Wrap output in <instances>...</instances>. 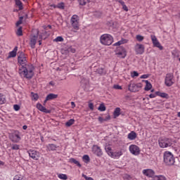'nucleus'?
I'll return each mask as SVG.
<instances>
[{"mask_svg": "<svg viewBox=\"0 0 180 180\" xmlns=\"http://www.w3.org/2000/svg\"><path fill=\"white\" fill-rule=\"evenodd\" d=\"M34 67L32 64L19 66L18 73L22 78L32 79L34 75Z\"/></svg>", "mask_w": 180, "mask_h": 180, "instance_id": "1", "label": "nucleus"}, {"mask_svg": "<svg viewBox=\"0 0 180 180\" xmlns=\"http://www.w3.org/2000/svg\"><path fill=\"white\" fill-rule=\"evenodd\" d=\"M105 150L108 155L114 160H119L120 157L123 155V150L122 149L113 152L112 151V148L110 146H105Z\"/></svg>", "mask_w": 180, "mask_h": 180, "instance_id": "2", "label": "nucleus"}, {"mask_svg": "<svg viewBox=\"0 0 180 180\" xmlns=\"http://www.w3.org/2000/svg\"><path fill=\"white\" fill-rule=\"evenodd\" d=\"M100 43L103 46H110L113 43V37L110 34H103L100 37Z\"/></svg>", "mask_w": 180, "mask_h": 180, "instance_id": "3", "label": "nucleus"}, {"mask_svg": "<svg viewBox=\"0 0 180 180\" xmlns=\"http://www.w3.org/2000/svg\"><path fill=\"white\" fill-rule=\"evenodd\" d=\"M163 160L166 165H174L175 164V158H174V155L171 152H165Z\"/></svg>", "mask_w": 180, "mask_h": 180, "instance_id": "4", "label": "nucleus"}, {"mask_svg": "<svg viewBox=\"0 0 180 180\" xmlns=\"http://www.w3.org/2000/svg\"><path fill=\"white\" fill-rule=\"evenodd\" d=\"M70 25L75 33H77V30H79V16L73 15L70 18Z\"/></svg>", "mask_w": 180, "mask_h": 180, "instance_id": "5", "label": "nucleus"}, {"mask_svg": "<svg viewBox=\"0 0 180 180\" xmlns=\"http://www.w3.org/2000/svg\"><path fill=\"white\" fill-rule=\"evenodd\" d=\"M18 63L19 67H22V65H27V57L23 52H20L18 56Z\"/></svg>", "mask_w": 180, "mask_h": 180, "instance_id": "6", "label": "nucleus"}, {"mask_svg": "<svg viewBox=\"0 0 180 180\" xmlns=\"http://www.w3.org/2000/svg\"><path fill=\"white\" fill-rule=\"evenodd\" d=\"M165 84L166 86H172L175 84V78L174 77V74L167 73L165 79Z\"/></svg>", "mask_w": 180, "mask_h": 180, "instance_id": "7", "label": "nucleus"}, {"mask_svg": "<svg viewBox=\"0 0 180 180\" xmlns=\"http://www.w3.org/2000/svg\"><path fill=\"white\" fill-rule=\"evenodd\" d=\"M141 88H143V84L141 83L136 84L131 82L128 86V90L130 91V92H139Z\"/></svg>", "mask_w": 180, "mask_h": 180, "instance_id": "8", "label": "nucleus"}, {"mask_svg": "<svg viewBox=\"0 0 180 180\" xmlns=\"http://www.w3.org/2000/svg\"><path fill=\"white\" fill-rule=\"evenodd\" d=\"M115 55L118 57V58H126L127 51H126V49L123 47H118L115 51Z\"/></svg>", "mask_w": 180, "mask_h": 180, "instance_id": "9", "label": "nucleus"}, {"mask_svg": "<svg viewBox=\"0 0 180 180\" xmlns=\"http://www.w3.org/2000/svg\"><path fill=\"white\" fill-rule=\"evenodd\" d=\"M129 150L131 153V154H132V155H140V147H139L137 145H130L129 147Z\"/></svg>", "mask_w": 180, "mask_h": 180, "instance_id": "10", "label": "nucleus"}, {"mask_svg": "<svg viewBox=\"0 0 180 180\" xmlns=\"http://www.w3.org/2000/svg\"><path fill=\"white\" fill-rule=\"evenodd\" d=\"M21 139L20 132H19V131H15L11 135H10V140H11L13 143H19Z\"/></svg>", "mask_w": 180, "mask_h": 180, "instance_id": "11", "label": "nucleus"}, {"mask_svg": "<svg viewBox=\"0 0 180 180\" xmlns=\"http://www.w3.org/2000/svg\"><path fill=\"white\" fill-rule=\"evenodd\" d=\"M27 153L30 158H32V160H34L35 161H37V160L40 158V153L35 150L30 149L27 151Z\"/></svg>", "mask_w": 180, "mask_h": 180, "instance_id": "12", "label": "nucleus"}, {"mask_svg": "<svg viewBox=\"0 0 180 180\" xmlns=\"http://www.w3.org/2000/svg\"><path fill=\"white\" fill-rule=\"evenodd\" d=\"M92 152L97 157H102L103 155V152H102V149L98 145H94L92 147Z\"/></svg>", "mask_w": 180, "mask_h": 180, "instance_id": "13", "label": "nucleus"}, {"mask_svg": "<svg viewBox=\"0 0 180 180\" xmlns=\"http://www.w3.org/2000/svg\"><path fill=\"white\" fill-rule=\"evenodd\" d=\"M159 146L162 148H167V147H171V146H172V143H171V141H169V139H165L159 142Z\"/></svg>", "mask_w": 180, "mask_h": 180, "instance_id": "14", "label": "nucleus"}, {"mask_svg": "<svg viewBox=\"0 0 180 180\" xmlns=\"http://www.w3.org/2000/svg\"><path fill=\"white\" fill-rule=\"evenodd\" d=\"M37 109H38V110L40 112H43L44 113H51V110H48L40 103H37Z\"/></svg>", "mask_w": 180, "mask_h": 180, "instance_id": "15", "label": "nucleus"}, {"mask_svg": "<svg viewBox=\"0 0 180 180\" xmlns=\"http://www.w3.org/2000/svg\"><path fill=\"white\" fill-rule=\"evenodd\" d=\"M135 52L136 54H143L144 53V45L136 44L135 45Z\"/></svg>", "mask_w": 180, "mask_h": 180, "instance_id": "16", "label": "nucleus"}, {"mask_svg": "<svg viewBox=\"0 0 180 180\" xmlns=\"http://www.w3.org/2000/svg\"><path fill=\"white\" fill-rule=\"evenodd\" d=\"M142 173L143 174V175L148 176V178H153V176H154V175L155 174V173L151 169H143Z\"/></svg>", "mask_w": 180, "mask_h": 180, "instance_id": "17", "label": "nucleus"}, {"mask_svg": "<svg viewBox=\"0 0 180 180\" xmlns=\"http://www.w3.org/2000/svg\"><path fill=\"white\" fill-rule=\"evenodd\" d=\"M37 42V36L34 35L30 38V45L31 49L36 47V43Z\"/></svg>", "mask_w": 180, "mask_h": 180, "instance_id": "18", "label": "nucleus"}, {"mask_svg": "<svg viewBox=\"0 0 180 180\" xmlns=\"http://www.w3.org/2000/svg\"><path fill=\"white\" fill-rule=\"evenodd\" d=\"M16 54H18V46H15L13 50L9 52L7 58H13L16 56Z\"/></svg>", "mask_w": 180, "mask_h": 180, "instance_id": "19", "label": "nucleus"}, {"mask_svg": "<svg viewBox=\"0 0 180 180\" xmlns=\"http://www.w3.org/2000/svg\"><path fill=\"white\" fill-rule=\"evenodd\" d=\"M127 139H129V140H136V139H137V134L134 132V131H132L128 134Z\"/></svg>", "mask_w": 180, "mask_h": 180, "instance_id": "20", "label": "nucleus"}, {"mask_svg": "<svg viewBox=\"0 0 180 180\" xmlns=\"http://www.w3.org/2000/svg\"><path fill=\"white\" fill-rule=\"evenodd\" d=\"M46 98V101H53L54 99H57L58 98V95L55 94H49Z\"/></svg>", "mask_w": 180, "mask_h": 180, "instance_id": "21", "label": "nucleus"}, {"mask_svg": "<svg viewBox=\"0 0 180 180\" xmlns=\"http://www.w3.org/2000/svg\"><path fill=\"white\" fill-rule=\"evenodd\" d=\"M143 82L146 84V86L144 88L145 91H150V89L153 88V85H151V83H150L148 80H143Z\"/></svg>", "mask_w": 180, "mask_h": 180, "instance_id": "22", "label": "nucleus"}, {"mask_svg": "<svg viewBox=\"0 0 180 180\" xmlns=\"http://www.w3.org/2000/svg\"><path fill=\"white\" fill-rule=\"evenodd\" d=\"M69 162H70L71 164H75V165L79 167V168H81V167H82L81 165V163H79V162H78V160H75V158H70L69 160Z\"/></svg>", "mask_w": 180, "mask_h": 180, "instance_id": "23", "label": "nucleus"}, {"mask_svg": "<svg viewBox=\"0 0 180 180\" xmlns=\"http://www.w3.org/2000/svg\"><path fill=\"white\" fill-rule=\"evenodd\" d=\"M46 147L49 151H55V150H57V146L53 143L48 144Z\"/></svg>", "mask_w": 180, "mask_h": 180, "instance_id": "24", "label": "nucleus"}, {"mask_svg": "<svg viewBox=\"0 0 180 180\" xmlns=\"http://www.w3.org/2000/svg\"><path fill=\"white\" fill-rule=\"evenodd\" d=\"M158 96L163 99H168V98H169V95H168V94L162 91H158Z\"/></svg>", "mask_w": 180, "mask_h": 180, "instance_id": "25", "label": "nucleus"}, {"mask_svg": "<svg viewBox=\"0 0 180 180\" xmlns=\"http://www.w3.org/2000/svg\"><path fill=\"white\" fill-rule=\"evenodd\" d=\"M126 43H127V39H122L120 41L115 43L113 46H122V44H124Z\"/></svg>", "mask_w": 180, "mask_h": 180, "instance_id": "26", "label": "nucleus"}, {"mask_svg": "<svg viewBox=\"0 0 180 180\" xmlns=\"http://www.w3.org/2000/svg\"><path fill=\"white\" fill-rule=\"evenodd\" d=\"M151 40L155 47H158V41L157 40V37L154 35H151Z\"/></svg>", "mask_w": 180, "mask_h": 180, "instance_id": "27", "label": "nucleus"}, {"mask_svg": "<svg viewBox=\"0 0 180 180\" xmlns=\"http://www.w3.org/2000/svg\"><path fill=\"white\" fill-rule=\"evenodd\" d=\"M6 102V98L5 97V95L0 93V105H4Z\"/></svg>", "mask_w": 180, "mask_h": 180, "instance_id": "28", "label": "nucleus"}, {"mask_svg": "<svg viewBox=\"0 0 180 180\" xmlns=\"http://www.w3.org/2000/svg\"><path fill=\"white\" fill-rule=\"evenodd\" d=\"M74 123H75V120H74V119H70V120H69L65 123V126H66V127H70V126H72V124H74Z\"/></svg>", "mask_w": 180, "mask_h": 180, "instance_id": "29", "label": "nucleus"}, {"mask_svg": "<svg viewBox=\"0 0 180 180\" xmlns=\"http://www.w3.org/2000/svg\"><path fill=\"white\" fill-rule=\"evenodd\" d=\"M58 178L62 180H67L68 179V176H67V174H58Z\"/></svg>", "mask_w": 180, "mask_h": 180, "instance_id": "30", "label": "nucleus"}, {"mask_svg": "<svg viewBox=\"0 0 180 180\" xmlns=\"http://www.w3.org/2000/svg\"><path fill=\"white\" fill-rule=\"evenodd\" d=\"M13 180H26V178L20 174H17L14 176Z\"/></svg>", "mask_w": 180, "mask_h": 180, "instance_id": "31", "label": "nucleus"}, {"mask_svg": "<svg viewBox=\"0 0 180 180\" xmlns=\"http://www.w3.org/2000/svg\"><path fill=\"white\" fill-rule=\"evenodd\" d=\"M98 110H99L100 112H105V110H106V106H105V104H100L99 107L98 108Z\"/></svg>", "mask_w": 180, "mask_h": 180, "instance_id": "32", "label": "nucleus"}, {"mask_svg": "<svg viewBox=\"0 0 180 180\" xmlns=\"http://www.w3.org/2000/svg\"><path fill=\"white\" fill-rule=\"evenodd\" d=\"M15 5L19 7V9L22 11L23 9V5L22 4V1L20 0H15Z\"/></svg>", "mask_w": 180, "mask_h": 180, "instance_id": "33", "label": "nucleus"}, {"mask_svg": "<svg viewBox=\"0 0 180 180\" xmlns=\"http://www.w3.org/2000/svg\"><path fill=\"white\" fill-rule=\"evenodd\" d=\"M114 116H115V117L120 116V108H115L114 111Z\"/></svg>", "mask_w": 180, "mask_h": 180, "instance_id": "34", "label": "nucleus"}, {"mask_svg": "<svg viewBox=\"0 0 180 180\" xmlns=\"http://www.w3.org/2000/svg\"><path fill=\"white\" fill-rule=\"evenodd\" d=\"M106 120H110V116L108 115L105 117V119H103L102 117H98V122H100L101 123L106 122Z\"/></svg>", "mask_w": 180, "mask_h": 180, "instance_id": "35", "label": "nucleus"}, {"mask_svg": "<svg viewBox=\"0 0 180 180\" xmlns=\"http://www.w3.org/2000/svg\"><path fill=\"white\" fill-rule=\"evenodd\" d=\"M88 2H89V0H79V4L82 6L86 5V4H88Z\"/></svg>", "mask_w": 180, "mask_h": 180, "instance_id": "36", "label": "nucleus"}, {"mask_svg": "<svg viewBox=\"0 0 180 180\" xmlns=\"http://www.w3.org/2000/svg\"><path fill=\"white\" fill-rule=\"evenodd\" d=\"M16 34H17V36H23V32L22 31V27H20L18 29V30L16 32Z\"/></svg>", "mask_w": 180, "mask_h": 180, "instance_id": "37", "label": "nucleus"}, {"mask_svg": "<svg viewBox=\"0 0 180 180\" xmlns=\"http://www.w3.org/2000/svg\"><path fill=\"white\" fill-rule=\"evenodd\" d=\"M53 41H56L58 43V41H64V38L63 37H57Z\"/></svg>", "mask_w": 180, "mask_h": 180, "instance_id": "38", "label": "nucleus"}, {"mask_svg": "<svg viewBox=\"0 0 180 180\" xmlns=\"http://www.w3.org/2000/svg\"><path fill=\"white\" fill-rule=\"evenodd\" d=\"M82 158L84 160V162H89L90 159L88 155H84Z\"/></svg>", "mask_w": 180, "mask_h": 180, "instance_id": "39", "label": "nucleus"}, {"mask_svg": "<svg viewBox=\"0 0 180 180\" xmlns=\"http://www.w3.org/2000/svg\"><path fill=\"white\" fill-rule=\"evenodd\" d=\"M32 100L33 101H37L39 99V94H33V93H32Z\"/></svg>", "mask_w": 180, "mask_h": 180, "instance_id": "40", "label": "nucleus"}, {"mask_svg": "<svg viewBox=\"0 0 180 180\" xmlns=\"http://www.w3.org/2000/svg\"><path fill=\"white\" fill-rule=\"evenodd\" d=\"M136 40H138V41H143L144 40V37L141 35H136Z\"/></svg>", "mask_w": 180, "mask_h": 180, "instance_id": "41", "label": "nucleus"}, {"mask_svg": "<svg viewBox=\"0 0 180 180\" xmlns=\"http://www.w3.org/2000/svg\"><path fill=\"white\" fill-rule=\"evenodd\" d=\"M98 74H100L101 75H103V74H105V69L103 68H98Z\"/></svg>", "mask_w": 180, "mask_h": 180, "instance_id": "42", "label": "nucleus"}, {"mask_svg": "<svg viewBox=\"0 0 180 180\" xmlns=\"http://www.w3.org/2000/svg\"><path fill=\"white\" fill-rule=\"evenodd\" d=\"M57 6L59 9H64L65 6L64 3L62 2V3H59Z\"/></svg>", "mask_w": 180, "mask_h": 180, "instance_id": "43", "label": "nucleus"}, {"mask_svg": "<svg viewBox=\"0 0 180 180\" xmlns=\"http://www.w3.org/2000/svg\"><path fill=\"white\" fill-rule=\"evenodd\" d=\"M13 109H14V110L18 112V110H20V106H19V105H18V104H15L13 105Z\"/></svg>", "mask_w": 180, "mask_h": 180, "instance_id": "44", "label": "nucleus"}, {"mask_svg": "<svg viewBox=\"0 0 180 180\" xmlns=\"http://www.w3.org/2000/svg\"><path fill=\"white\" fill-rule=\"evenodd\" d=\"M131 77L132 78H134V77H139V72H137L136 71H134L131 75Z\"/></svg>", "mask_w": 180, "mask_h": 180, "instance_id": "45", "label": "nucleus"}, {"mask_svg": "<svg viewBox=\"0 0 180 180\" xmlns=\"http://www.w3.org/2000/svg\"><path fill=\"white\" fill-rule=\"evenodd\" d=\"M19 148H20V146H19V145H18V144H13V146H12V150H19Z\"/></svg>", "mask_w": 180, "mask_h": 180, "instance_id": "46", "label": "nucleus"}, {"mask_svg": "<svg viewBox=\"0 0 180 180\" xmlns=\"http://www.w3.org/2000/svg\"><path fill=\"white\" fill-rule=\"evenodd\" d=\"M82 176H83V178H84V179H86V180H94V178H92V177H88L86 175H85V174H82Z\"/></svg>", "mask_w": 180, "mask_h": 180, "instance_id": "47", "label": "nucleus"}, {"mask_svg": "<svg viewBox=\"0 0 180 180\" xmlns=\"http://www.w3.org/2000/svg\"><path fill=\"white\" fill-rule=\"evenodd\" d=\"M158 180H167V177H165V176L163 175H160L158 176Z\"/></svg>", "mask_w": 180, "mask_h": 180, "instance_id": "48", "label": "nucleus"}, {"mask_svg": "<svg viewBox=\"0 0 180 180\" xmlns=\"http://www.w3.org/2000/svg\"><path fill=\"white\" fill-rule=\"evenodd\" d=\"M89 108L91 110H94V103H89Z\"/></svg>", "mask_w": 180, "mask_h": 180, "instance_id": "49", "label": "nucleus"}, {"mask_svg": "<svg viewBox=\"0 0 180 180\" xmlns=\"http://www.w3.org/2000/svg\"><path fill=\"white\" fill-rule=\"evenodd\" d=\"M122 9H123L124 11H125L126 12H127V11H129V8H127V6H126V4H124V5L122 6Z\"/></svg>", "mask_w": 180, "mask_h": 180, "instance_id": "50", "label": "nucleus"}, {"mask_svg": "<svg viewBox=\"0 0 180 180\" xmlns=\"http://www.w3.org/2000/svg\"><path fill=\"white\" fill-rule=\"evenodd\" d=\"M114 88H115V89H122V86L115 84V85H114Z\"/></svg>", "mask_w": 180, "mask_h": 180, "instance_id": "51", "label": "nucleus"}, {"mask_svg": "<svg viewBox=\"0 0 180 180\" xmlns=\"http://www.w3.org/2000/svg\"><path fill=\"white\" fill-rule=\"evenodd\" d=\"M141 78L142 79H146V78H148V75H143L141 76Z\"/></svg>", "mask_w": 180, "mask_h": 180, "instance_id": "52", "label": "nucleus"}, {"mask_svg": "<svg viewBox=\"0 0 180 180\" xmlns=\"http://www.w3.org/2000/svg\"><path fill=\"white\" fill-rule=\"evenodd\" d=\"M155 96H157V95H155V94H150L149 95V98H155Z\"/></svg>", "mask_w": 180, "mask_h": 180, "instance_id": "53", "label": "nucleus"}, {"mask_svg": "<svg viewBox=\"0 0 180 180\" xmlns=\"http://www.w3.org/2000/svg\"><path fill=\"white\" fill-rule=\"evenodd\" d=\"M20 25H22V20H19L17 22H16V26H19Z\"/></svg>", "mask_w": 180, "mask_h": 180, "instance_id": "54", "label": "nucleus"}, {"mask_svg": "<svg viewBox=\"0 0 180 180\" xmlns=\"http://www.w3.org/2000/svg\"><path fill=\"white\" fill-rule=\"evenodd\" d=\"M71 106H72V109H74V108H75V103H74V101L71 102Z\"/></svg>", "mask_w": 180, "mask_h": 180, "instance_id": "55", "label": "nucleus"}, {"mask_svg": "<svg viewBox=\"0 0 180 180\" xmlns=\"http://www.w3.org/2000/svg\"><path fill=\"white\" fill-rule=\"evenodd\" d=\"M48 101L49 100H47V98L46 97V98H45V100L44 101V103H43L44 106H46V103H47Z\"/></svg>", "mask_w": 180, "mask_h": 180, "instance_id": "56", "label": "nucleus"}, {"mask_svg": "<svg viewBox=\"0 0 180 180\" xmlns=\"http://www.w3.org/2000/svg\"><path fill=\"white\" fill-rule=\"evenodd\" d=\"M119 4H120L122 5V6H123V5H124V1H123L122 0H119Z\"/></svg>", "mask_w": 180, "mask_h": 180, "instance_id": "57", "label": "nucleus"}, {"mask_svg": "<svg viewBox=\"0 0 180 180\" xmlns=\"http://www.w3.org/2000/svg\"><path fill=\"white\" fill-rule=\"evenodd\" d=\"M163 47L162 46H161V44H160V43L158 44V49L159 50H162Z\"/></svg>", "mask_w": 180, "mask_h": 180, "instance_id": "58", "label": "nucleus"}, {"mask_svg": "<svg viewBox=\"0 0 180 180\" xmlns=\"http://www.w3.org/2000/svg\"><path fill=\"white\" fill-rule=\"evenodd\" d=\"M49 85H51L52 86H54V82L51 81V82H49Z\"/></svg>", "mask_w": 180, "mask_h": 180, "instance_id": "59", "label": "nucleus"}, {"mask_svg": "<svg viewBox=\"0 0 180 180\" xmlns=\"http://www.w3.org/2000/svg\"><path fill=\"white\" fill-rule=\"evenodd\" d=\"M23 130H26L27 129V127L26 125H24L22 127Z\"/></svg>", "mask_w": 180, "mask_h": 180, "instance_id": "60", "label": "nucleus"}, {"mask_svg": "<svg viewBox=\"0 0 180 180\" xmlns=\"http://www.w3.org/2000/svg\"><path fill=\"white\" fill-rule=\"evenodd\" d=\"M19 20H21V22H23V17H20Z\"/></svg>", "mask_w": 180, "mask_h": 180, "instance_id": "61", "label": "nucleus"}, {"mask_svg": "<svg viewBox=\"0 0 180 180\" xmlns=\"http://www.w3.org/2000/svg\"><path fill=\"white\" fill-rule=\"evenodd\" d=\"M39 46H41V40L39 41Z\"/></svg>", "mask_w": 180, "mask_h": 180, "instance_id": "62", "label": "nucleus"}, {"mask_svg": "<svg viewBox=\"0 0 180 180\" xmlns=\"http://www.w3.org/2000/svg\"><path fill=\"white\" fill-rule=\"evenodd\" d=\"M177 116H178V117H180V112H179L177 113Z\"/></svg>", "mask_w": 180, "mask_h": 180, "instance_id": "63", "label": "nucleus"}, {"mask_svg": "<svg viewBox=\"0 0 180 180\" xmlns=\"http://www.w3.org/2000/svg\"><path fill=\"white\" fill-rule=\"evenodd\" d=\"M72 53H75V49H72Z\"/></svg>", "mask_w": 180, "mask_h": 180, "instance_id": "64", "label": "nucleus"}]
</instances>
